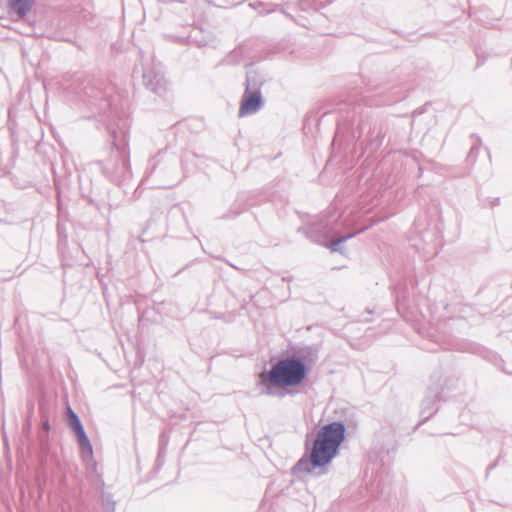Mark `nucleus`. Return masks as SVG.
Segmentation results:
<instances>
[{
	"mask_svg": "<svg viewBox=\"0 0 512 512\" xmlns=\"http://www.w3.org/2000/svg\"><path fill=\"white\" fill-rule=\"evenodd\" d=\"M343 240H344V238H339V239H337L336 241H333V242H332V245H333V246L339 245L340 243H342V242H343Z\"/></svg>",
	"mask_w": 512,
	"mask_h": 512,
	"instance_id": "obj_7",
	"label": "nucleus"
},
{
	"mask_svg": "<svg viewBox=\"0 0 512 512\" xmlns=\"http://www.w3.org/2000/svg\"><path fill=\"white\" fill-rule=\"evenodd\" d=\"M9 1H10V6L16 11V13L19 16H23L30 11L34 0H9Z\"/></svg>",
	"mask_w": 512,
	"mask_h": 512,
	"instance_id": "obj_4",
	"label": "nucleus"
},
{
	"mask_svg": "<svg viewBox=\"0 0 512 512\" xmlns=\"http://www.w3.org/2000/svg\"><path fill=\"white\" fill-rule=\"evenodd\" d=\"M69 414V420H70V426L75 432V434H78L82 431H84V428L78 418V416L69 408L68 409Z\"/></svg>",
	"mask_w": 512,
	"mask_h": 512,
	"instance_id": "obj_6",
	"label": "nucleus"
},
{
	"mask_svg": "<svg viewBox=\"0 0 512 512\" xmlns=\"http://www.w3.org/2000/svg\"><path fill=\"white\" fill-rule=\"evenodd\" d=\"M43 426H44L45 430H49L50 429V425H49L48 422H45Z\"/></svg>",
	"mask_w": 512,
	"mask_h": 512,
	"instance_id": "obj_8",
	"label": "nucleus"
},
{
	"mask_svg": "<svg viewBox=\"0 0 512 512\" xmlns=\"http://www.w3.org/2000/svg\"><path fill=\"white\" fill-rule=\"evenodd\" d=\"M261 106V95L259 92H252L244 94L239 109V115L241 117L251 115L258 111Z\"/></svg>",
	"mask_w": 512,
	"mask_h": 512,
	"instance_id": "obj_3",
	"label": "nucleus"
},
{
	"mask_svg": "<svg viewBox=\"0 0 512 512\" xmlns=\"http://www.w3.org/2000/svg\"><path fill=\"white\" fill-rule=\"evenodd\" d=\"M344 433V425L338 422L325 425L319 430L311 452L313 465L322 466L330 462L344 440Z\"/></svg>",
	"mask_w": 512,
	"mask_h": 512,
	"instance_id": "obj_2",
	"label": "nucleus"
},
{
	"mask_svg": "<svg viewBox=\"0 0 512 512\" xmlns=\"http://www.w3.org/2000/svg\"><path fill=\"white\" fill-rule=\"evenodd\" d=\"M80 449L83 453H85L87 456L92 457L93 455V449L92 445L85 433V431H82L78 434H76Z\"/></svg>",
	"mask_w": 512,
	"mask_h": 512,
	"instance_id": "obj_5",
	"label": "nucleus"
},
{
	"mask_svg": "<svg viewBox=\"0 0 512 512\" xmlns=\"http://www.w3.org/2000/svg\"><path fill=\"white\" fill-rule=\"evenodd\" d=\"M306 377L305 364L295 358L279 360L269 372L260 374L261 382L279 388L300 385Z\"/></svg>",
	"mask_w": 512,
	"mask_h": 512,
	"instance_id": "obj_1",
	"label": "nucleus"
}]
</instances>
